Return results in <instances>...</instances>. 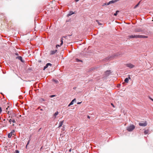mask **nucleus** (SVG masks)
Instances as JSON below:
<instances>
[{
  "label": "nucleus",
  "mask_w": 153,
  "mask_h": 153,
  "mask_svg": "<svg viewBox=\"0 0 153 153\" xmlns=\"http://www.w3.org/2000/svg\"><path fill=\"white\" fill-rule=\"evenodd\" d=\"M140 2H139V3H138L137 5H136L134 7V9H135L139 5V3H140Z\"/></svg>",
  "instance_id": "obj_17"
},
{
  "label": "nucleus",
  "mask_w": 153,
  "mask_h": 153,
  "mask_svg": "<svg viewBox=\"0 0 153 153\" xmlns=\"http://www.w3.org/2000/svg\"><path fill=\"white\" fill-rule=\"evenodd\" d=\"M127 67H133L134 66V65H133L129 63L127 65Z\"/></svg>",
  "instance_id": "obj_9"
},
{
  "label": "nucleus",
  "mask_w": 153,
  "mask_h": 153,
  "mask_svg": "<svg viewBox=\"0 0 153 153\" xmlns=\"http://www.w3.org/2000/svg\"><path fill=\"white\" fill-rule=\"evenodd\" d=\"M74 13L73 12H71V11L70 12H69V13L68 14V16H71Z\"/></svg>",
  "instance_id": "obj_13"
},
{
  "label": "nucleus",
  "mask_w": 153,
  "mask_h": 153,
  "mask_svg": "<svg viewBox=\"0 0 153 153\" xmlns=\"http://www.w3.org/2000/svg\"><path fill=\"white\" fill-rule=\"evenodd\" d=\"M76 102V100L75 98L73 99L70 102V103L68 105V106H70L71 105H73L74 104V102Z\"/></svg>",
  "instance_id": "obj_6"
},
{
  "label": "nucleus",
  "mask_w": 153,
  "mask_h": 153,
  "mask_svg": "<svg viewBox=\"0 0 153 153\" xmlns=\"http://www.w3.org/2000/svg\"><path fill=\"white\" fill-rule=\"evenodd\" d=\"M16 153H19V152L18 151L16 150Z\"/></svg>",
  "instance_id": "obj_26"
},
{
  "label": "nucleus",
  "mask_w": 153,
  "mask_h": 153,
  "mask_svg": "<svg viewBox=\"0 0 153 153\" xmlns=\"http://www.w3.org/2000/svg\"><path fill=\"white\" fill-rule=\"evenodd\" d=\"M79 0H75L76 1V2H77V1H78Z\"/></svg>",
  "instance_id": "obj_31"
},
{
  "label": "nucleus",
  "mask_w": 153,
  "mask_h": 153,
  "mask_svg": "<svg viewBox=\"0 0 153 153\" xmlns=\"http://www.w3.org/2000/svg\"><path fill=\"white\" fill-rule=\"evenodd\" d=\"M12 135H13V134H12L11 133H10L8 135V137L9 138L11 137Z\"/></svg>",
  "instance_id": "obj_15"
},
{
  "label": "nucleus",
  "mask_w": 153,
  "mask_h": 153,
  "mask_svg": "<svg viewBox=\"0 0 153 153\" xmlns=\"http://www.w3.org/2000/svg\"><path fill=\"white\" fill-rule=\"evenodd\" d=\"M44 68V69H43V70H45V68Z\"/></svg>",
  "instance_id": "obj_34"
},
{
  "label": "nucleus",
  "mask_w": 153,
  "mask_h": 153,
  "mask_svg": "<svg viewBox=\"0 0 153 153\" xmlns=\"http://www.w3.org/2000/svg\"><path fill=\"white\" fill-rule=\"evenodd\" d=\"M54 96H55V95H52L51 96L52 97H54Z\"/></svg>",
  "instance_id": "obj_32"
},
{
  "label": "nucleus",
  "mask_w": 153,
  "mask_h": 153,
  "mask_svg": "<svg viewBox=\"0 0 153 153\" xmlns=\"http://www.w3.org/2000/svg\"><path fill=\"white\" fill-rule=\"evenodd\" d=\"M148 131H145L144 133L146 134L148 133Z\"/></svg>",
  "instance_id": "obj_21"
},
{
  "label": "nucleus",
  "mask_w": 153,
  "mask_h": 153,
  "mask_svg": "<svg viewBox=\"0 0 153 153\" xmlns=\"http://www.w3.org/2000/svg\"><path fill=\"white\" fill-rule=\"evenodd\" d=\"M9 122L10 123H11V122H12V120L11 119H10L9 121Z\"/></svg>",
  "instance_id": "obj_22"
},
{
  "label": "nucleus",
  "mask_w": 153,
  "mask_h": 153,
  "mask_svg": "<svg viewBox=\"0 0 153 153\" xmlns=\"http://www.w3.org/2000/svg\"><path fill=\"white\" fill-rule=\"evenodd\" d=\"M135 128V127L133 125H131L127 128V130L129 131H132Z\"/></svg>",
  "instance_id": "obj_1"
},
{
  "label": "nucleus",
  "mask_w": 153,
  "mask_h": 153,
  "mask_svg": "<svg viewBox=\"0 0 153 153\" xmlns=\"http://www.w3.org/2000/svg\"><path fill=\"white\" fill-rule=\"evenodd\" d=\"M12 122L13 123H15V120H12Z\"/></svg>",
  "instance_id": "obj_23"
},
{
  "label": "nucleus",
  "mask_w": 153,
  "mask_h": 153,
  "mask_svg": "<svg viewBox=\"0 0 153 153\" xmlns=\"http://www.w3.org/2000/svg\"><path fill=\"white\" fill-rule=\"evenodd\" d=\"M63 41L62 40H61V43L60 44V45H56V47L57 48L58 47H58H59L60 46L62 45V44H63Z\"/></svg>",
  "instance_id": "obj_16"
},
{
  "label": "nucleus",
  "mask_w": 153,
  "mask_h": 153,
  "mask_svg": "<svg viewBox=\"0 0 153 153\" xmlns=\"http://www.w3.org/2000/svg\"><path fill=\"white\" fill-rule=\"evenodd\" d=\"M119 12V11H118V10H117L116 13L114 14V15L115 16H116L117 14V13H118Z\"/></svg>",
  "instance_id": "obj_18"
},
{
  "label": "nucleus",
  "mask_w": 153,
  "mask_h": 153,
  "mask_svg": "<svg viewBox=\"0 0 153 153\" xmlns=\"http://www.w3.org/2000/svg\"><path fill=\"white\" fill-rule=\"evenodd\" d=\"M109 4H110L109 2H108V3H105L104 4V5H109Z\"/></svg>",
  "instance_id": "obj_19"
},
{
  "label": "nucleus",
  "mask_w": 153,
  "mask_h": 153,
  "mask_svg": "<svg viewBox=\"0 0 153 153\" xmlns=\"http://www.w3.org/2000/svg\"><path fill=\"white\" fill-rule=\"evenodd\" d=\"M29 142H30V140H29V141H28V143H27V145H28L29 144Z\"/></svg>",
  "instance_id": "obj_28"
},
{
  "label": "nucleus",
  "mask_w": 153,
  "mask_h": 153,
  "mask_svg": "<svg viewBox=\"0 0 153 153\" xmlns=\"http://www.w3.org/2000/svg\"><path fill=\"white\" fill-rule=\"evenodd\" d=\"M18 58L19 60H20L22 62H23V61L22 60V57H21V56H19L18 57Z\"/></svg>",
  "instance_id": "obj_12"
},
{
  "label": "nucleus",
  "mask_w": 153,
  "mask_h": 153,
  "mask_svg": "<svg viewBox=\"0 0 153 153\" xmlns=\"http://www.w3.org/2000/svg\"><path fill=\"white\" fill-rule=\"evenodd\" d=\"M52 66V64L50 63H48L46 65L45 67H48V66Z\"/></svg>",
  "instance_id": "obj_10"
},
{
  "label": "nucleus",
  "mask_w": 153,
  "mask_h": 153,
  "mask_svg": "<svg viewBox=\"0 0 153 153\" xmlns=\"http://www.w3.org/2000/svg\"><path fill=\"white\" fill-rule=\"evenodd\" d=\"M139 124L140 126H145L147 125V123L146 122H143L139 123Z\"/></svg>",
  "instance_id": "obj_4"
},
{
  "label": "nucleus",
  "mask_w": 153,
  "mask_h": 153,
  "mask_svg": "<svg viewBox=\"0 0 153 153\" xmlns=\"http://www.w3.org/2000/svg\"><path fill=\"white\" fill-rule=\"evenodd\" d=\"M150 99L152 100V101H153V99H152V98H150Z\"/></svg>",
  "instance_id": "obj_30"
},
{
  "label": "nucleus",
  "mask_w": 153,
  "mask_h": 153,
  "mask_svg": "<svg viewBox=\"0 0 153 153\" xmlns=\"http://www.w3.org/2000/svg\"><path fill=\"white\" fill-rule=\"evenodd\" d=\"M69 151H71V149H70Z\"/></svg>",
  "instance_id": "obj_37"
},
{
  "label": "nucleus",
  "mask_w": 153,
  "mask_h": 153,
  "mask_svg": "<svg viewBox=\"0 0 153 153\" xmlns=\"http://www.w3.org/2000/svg\"><path fill=\"white\" fill-rule=\"evenodd\" d=\"M1 111H2V110H1V108L0 107V113L1 112Z\"/></svg>",
  "instance_id": "obj_27"
},
{
  "label": "nucleus",
  "mask_w": 153,
  "mask_h": 153,
  "mask_svg": "<svg viewBox=\"0 0 153 153\" xmlns=\"http://www.w3.org/2000/svg\"><path fill=\"white\" fill-rule=\"evenodd\" d=\"M58 112L57 111H56L53 115L52 118L53 119H55L56 118V116L58 115Z\"/></svg>",
  "instance_id": "obj_5"
},
{
  "label": "nucleus",
  "mask_w": 153,
  "mask_h": 153,
  "mask_svg": "<svg viewBox=\"0 0 153 153\" xmlns=\"http://www.w3.org/2000/svg\"><path fill=\"white\" fill-rule=\"evenodd\" d=\"M14 132V130H12L11 132L10 133H11L13 135V133Z\"/></svg>",
  "instance_id": "obj_20"
},
{
  "label": "nucleus",
  "mask_w": 153,
  "mask_h": 153,
  "mask_svg": "<svg viewBox=\"0 0 153 153\" xmlns=\"http://www.w3.org/2000/svg\"><path fill=\"white\" fill-rule=\"evenodd\" d=\"M76 60L77 62H79V61H80V60H78V59H76Z\"/></svg>",
  "instance_id": "obj_29"
},
{
  "label": "nucleus",
  "mask_w": 153,
  "mask_h": 153,
  "mask_svg": "<svg viewBox=\"0 0 153 153\" xmlns=\"http://www.w3.org/2000/svg\"><path fill=\"white\" fill-rule=\"evenodd\" d=\"M52 81L56 83H58V81L57 80L53 79H52Z\"/></svg>",
  "instance_id": "obj_14"
},
{
  "label": "nucleus",
  "mask_w": 153,
  "mask_h": 153,
  "mask_svg": "<svg viewBox=\"0 0 153 153\" xmlns=\"http://www.w3.org/2000/svg\"><path fill=\"white\" fill-rule=\"evenodd\" d=\"M98 23L99 25H100V23Z\"/></svg>",
  "instance_id": "obj_35"
},
{
  "label": "nucleus",
  "mask_w": 153,
  "mask_h": 153,
  "mask_svg": "<svg viewBox=\"0 0 153 153\" xmlns=\"http://www.w3.org/2000/svg\"><path fill=\"white\" fill-rule=\"evenodd\" d=\"M57 51V50H55L51 51H50V54L51 55H53Z\"/></svg>",
  "instance_id": "obj_7"
},
{
  "label": "nucleus",
  "mask_w": 153,
  "mask_h": 153,
  "mask_svg": "<svg viewBox=\"0 0 153 153\" xmlns=\"http://www.w3.org/2000/svg\"><path fill=\"white\" fill-rule=\"evenodd\" d=\"M81 102H78L77 103V104H81Z\"/></svg>",
  "instance_id": "obj_25"
},
{
  "label": "nucleus",
  "mask_w": 153,
  "mask_h": 153,
  "mask_svg": "<svg viewBox=\"0 0 153 153\" xmlns=\"http://www.w3.org/2000/svg\"><path fill=\"white\" fill-rule=\"evenodd\" d=\"M10 108L9 106H8L6 108V110H7L8 109H9V108Z\"/></svg>",
  "instance_id": "obj_24"
},
{
  "label": "nucleus",
  "mask_w": 153,
  "mask_h": 153,
  "mask_svg": "<svg viewBox=\"0 0 153 153\" xmlns=\"http://www.w3.org/2000/svg\"><path fill=\"white\" fill-rule=\"evenodd\" d=\"M27 145H26V148H27Z\"/></svg>",
  "instance_id": "obj_36"
},
{
  "label": "nucleus",
  "mask_w": 153,
  "mask_h": 153,
  "mask_svg": "<svg viewBox=\"0 0 153 153\" xmlns=\"http://www.w3.org/2000/svg\"><path fill=\"white\" fill-rule=\"evenodd\" d=\"M88 117L89 119L90 118V117L88 116Z\"/></svg>",
  "instance_id": "obj_33"
},
{
  "label": "nucleus",
  "mask_w": 153,
  "mask_h": 153,
  "mask_svg": "<svg viewBox=\"0 0 153 153\" xmlns=\"http://www.w3.org/2000/svg\"><path fill=\"white\" fill-rule=\"evenodd\" d=\"M63 121H62L60 122L59 123V127H60L61 126H62V125H63Z\"/></svg>",
  "instance_id": "obj_8"
},
{
  "label": "nucleus",
  "mask_w": 153,
  "mask_h": 153,
  "mask_svg": "<svg viewBox=\"0 0 153 153\" xmlns=\"http://www.w3.org/2000/svg\"><path fill=\"white\" fill-rule=\"evenodd\" d=\"M145 36L141 35H131L130 36V38H142L145 37Z\"/></svg>",
  "instance_id": "obj_2"
},
{
  "label": "nucleus",
  "mask_w": 153,
  "mask_h": 153,
  "mask_svg": "<svg viewBox=\"0 0 153 153\" xmlns=\"http://www.w3.org/2000/svg\"><path fill=\"white\" fill-rule=\"evenodd\" d=\"M131 79V77L130 75L128 76V78H126L125 79V82L127 83H128L129 81V80Z\"/></svg>",
  "instance_id": "obj_3"
},
{
  "label": "nucleus",
  "mask_w": 153,
  "mask_h": 153,
  "mask_svg": "<svg viewBox=\"0 0 153 153\" xmlns=\"http://www.w3.org/2000/svg\"><path fill=\"white\" fill-rule=\"evenodd\" d=\"M116 1H117L116 0H115V1L112 0V1H109V2L110 4H111L114 3L116 2Z\"/></svg>",
  "instance_id": "obj_11"
}]
</instances>
